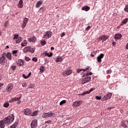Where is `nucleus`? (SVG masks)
Masks as SVG:
<instances>
[{"label": "nucleus", "instance_id": "obj_1", "mask_svg": "<svg viewBox=\"0 0 128 128\" xmlns=\"http://www.w3.org/2000/svg\"><path fill=\"white\" fill-rule=\"evenodd\" d=\"M14 116L12 114H10L4 119V123L8 125L14 122Z\"/></svg>", "mask_w": 128, "mask_h": 128}, {"label": "nucleus", "instance_id": "obj_2", "mask_svg": "<svg viewBox=\"0 0 128 128\" xmlns=\"http://www.w3.org/2000/svg\"><path fill=\"white\" fill-rule=\"evenodd\" d=\"M108 38V36L105 35H102L98 38V42H100V40H102V42H106Z\"/></svg>", "mask_w": 128, "mask_h": 128}, {"label": "nucleus", "instance_id": "obj_3", "mask_svg": "<svg viewBox=\"0 0 128 128\" xmlns=\"http://www.w3.org/2000/svg\"><path fill=\"white\" fill-rule=\"evenodd\" d=\"M112 95L111 93H109L106 95H105L102 98V102H104V100H110V98H112Z\"/></svg>", "mask_w": 128, "mask_h": 128}, {"label": "nucleus", "instance_id": "obj_4", "mask_svg": "<svg viewBox=\"0 0 128 128\" xmlns=\"http://www.w3.org/2000/svg\"><path fill=\"white\" fill-rule=\"evenodd\" d=\"M72 70H64L62 74L64 76H70V74H72Z\"/></svg>", "mask_w": 128, "mask_h": 128}, {"label": "nucleus", "instance_id": "obj_5", "mask_svg": "<svg viewBox=\"0 0 128 128\" xmlns=\"http://www.w3.org/2000/svg\"><path fill=\"white\" fill-rule=\"evenodd\" d=\"M23 52L25 53L28 52H30L32 54V48L30 46H26L23 49Z\"/></svg>", "mask_w": 128, "mask_h": 128}, {"label": "nucleus", "instance_id": "obj_6", "mask_svg": "<svg viewBox=\"0 0 128 128\" xmlns=\"http://www.w3.org/2000/svg\"><path fill=\"white\" fill-rule=\"evenodd\" d=\"M14 88V85L12 84H10L7 86V87L6 88V90L8 92H12V90Z\"/></svg>", "mask_w": 128, "mask_h": 128}, {"label": "nucleus", "instance_id": "obj_7", "mask_svg": "<svg viewBox=\"0 0 128 128\" xmlns=\"http://www.w3.org/2000/svg\"><path fill=\"white\" fill-rule=\"evenodd\" d=\"M52 36V32L50 31L46 32L43 38H50Z\"/></svg>", "mask_w": 128, "mask_h": 128}, {"label": "nucleus", "instance_id": "obj_8", "mask_svg": "<svg viewBox=\"0 0 128 128\" xmlns=\"http://www.w3.org/2000/svg\"><path fill=\"white\" fill-rule=\"evenodd\" d=\"M23 112L25 116H30V114H32V110H30V108L24 109Z\"/></svg>", "mask_w": 128, "mask_h": 128}, {"label": "nucleus", "instance_id": "obj_9", "mask_svg": "<svg viewBox=\"0 0 128 128\" xmlns=\"http://www.w3.org/2000/svg\"><path fill=\"white\" fill-rule=\"evenodd\" d=\"M90 76H86L85 78H84L82 80V84H86V82H88L90 80Z\"/></svg>", "mask_w": 128, "mask_h": 128}, {"label": "nucleus", "instance_id": "obj_10", "mask_svg": "<svg viewBox=\"0 0 128 128\" xmlns=\"http://www.w3.org/2000/svg\"><path fill=\"white\" fill-rule=\"evenodd\" d=\"M82 104V101L78 100V101L74 102L72 106H76V108H78V106H80Z\"/></svg>", "mask_w": 128, "mask_h": 128}, {"label": "nucleus", "instance_id": "obj_11", "mask_svg": "<svg viewBox=\"0 0 128 128\" xmlns=\"http://www.w3.org/2000/svg\"><path fill=\"white\" fill-rule=\"evenodd\" d=\"M104 56V54H100L99 56L97 57V62L99 64L102 62V59Z\"/></svg>", "mask_w": 128, "mask_h": 128}, {"label": "nucleus", "instance_id": "obj_12", "mask_svg": "<svg viewBox=\"0 0 128 128\" xmlns=\"http://www.w3.org/2000/svg\"><path fill=\"white\" fill-rule=\"evenodd\" d=\"M6 57H4V56H3L1 58H0V64L4 66V64H6Z\"/></svg>", "mask_w": 128, "mask_h": 128}, {"label": "nucleus", "instance_id": "obj_13", "mask_svg": "<svg viewBox=\"0 0 128 128\" xmlns=\"http://www.w3.org/2000/svg\"><path fill=\"white\" fill-rule=\"evenodd\" d=\"M121 38H122V36L120 34H116L114 35L115 40H120Z\"/></svg>", "mask_w": 128, "mask_h": 128}, {"label": "nucleus", "instance_id": "obj_14", "mask_svg": "<svg viewBox=\"0 0 128 128\" xmlns=\"http://www.w3.org/2000/svg\"><path fill=\"white\" fill-rule=\"evenodd\" d=\"M4 56H6L8 60H12V54L10 52H8L7 54L4 52L3 53Z\"/></svg>", "mask_w": 128, "mask_h": 128}, {"label": "nucleus", "instance_id": "obj_15", "mask_svg": "<svg viewBox=\"0 0 128 128\" xmlns=\"http://www.w3.org/2000/svg\"><path fill=\"white\" fill-rule=\"evenodd\" d=\"M38 127V120H32V128H36Z\"/></svg>", "mask_w": 128, "mask_h": 128}, {"label": "nucleus", "instance_id": "obj_16", "mask_svg": "<svg viewBox=\"0 0 128 128\" xmlns=\"http://www.w3.org/2000/svg\"><path fill=\"white\" fill-rule=\"evenodd\" d=\"M42 2H44V1H42V0L38 1L36 4V8H40V6L42 4Z\"/></svg>", "mask_w": 128, "mask_h": 128}, {"label": "nucleus", "instance_id": "obj_17", "mask_svg": "<svg viewBox=\"0 0 128 128\" xmlns=\"http://www.w3.org/2000/svg\"><path fill=\"white\" fill-rule=\"evenodd\" d=\"M17 65L20 66H24V61L22 60H18V61L17 62Z\"/></svg>", "mask_w": 128, "mask_h": 128}, {"label": "nucleus", "instance_id": "obj_18", "mask_svg": "<svg viewBox=\"0 0 128 128\" xmlns=\"http://www.w3.org/2000/svg\"><path fill=\"white\" fill-rule=\"evenodd\" d=\"M22 6H24V2H22V0H20L18 2V7L19 8H22Z\"/></svg>", "mask_w": 128, "mask_h": 128}, {"label": "nucleus", "instance_id": "obj_19", "mask_svg": "<svg viewBox=\"0 0 128 128\" xmlns=\"http://www.w3.org/2000/svg\"><path fill=\"white\" fill-rule=\"evenodd\" d=\"M42 118H50L48 112L46 113H44L42 114Z\"/></svg>", "mask_w": 128, "mask_h": 128}, {"label": "nucleus", "instance_id": "obj_20", "mask_svg": "<svg viewBox=\"0 0 128 128\" xmlns=\"http://www.w3.org/2000/svg\"><path fill=\"white\" fill-rule=\"evenodd\" d=\"M128 22V18H126L124 20L122 21V23L120 24L121 26H122L124 24H126Z\"/></svg>", "mask_w": 128, "mask_h": 128}, {"label": "nucleus", "instance_id": "obj_21", "mask_svg": "<svg viewBox=\"0 0 128 128\" xmlns=\"http://www.w3.org/2000/svg\"><path fill=\"white\" fill-rule=\"evenodd\" d=\"M90 8L89 6H84L82 8V10H85L86 12H88L90 10Z\"/></svg>", "mask_w": 128, "mask_h": 128}, {"label": "nucleus", "instance_id": "obj_22", "mask_svg": "<svg viewBox=\"0 0 128 128\" xmlns=\"http://www.w3.org/2000/svg\"><path fill=\"white\" fill-rule=\"evenodd\" d=\"M88 70V67L86 68L85 69H77L76 70V72H82V70H83V72H86V70Z\"/></svg>", "mask_w": 128, "mask_h": 128}, {"label": "nucleus", "instance_id": "obj_23", "mask_svg": "<svg viewBox=\"0 0 128 128\" xmlns=\"http://www.w3.org/2000/svg\"><path fill=\"white\" fill-rule=\"evenodd\" d=\"M94 89L93 88H92L89 91H87V92H84L83 94H81L82 95L83 94H90V92H92Z\"/></svg>", "mask_w": 128, "mask_h": 128}, {"label": "nucleus", "instance_id": "obj_24", "mask_svg": "<svg viewBox=\"0 0 128 128\" xmlns=\"http://www.w3.org/2000/svg\"><path fill=\"white\" fill-rule=\"evenodd\" d=\"M0 128H4V122L2 120L0 121Z\"/></svg>", "mask_w": 128, "mask_h": 128}, {"label": "nucleus", "instance_id": "obj_25", "mask_svg": "<svg viewBox=\"0 0 128 128\" xmlns=\"http://www.w3.org/2000/svg\"><path fill=\"white\" fill-rule=\"evenodd\" d=\"M18 122H15L12 126H10V128H16L18 126Z\"/></svg>", "mask_w": 128, "mask_h": 128}, {"label": "nucleus", "instance_id": "obj_26", "mask_svg": "<svg viewBox=\"0 0 128 128\" xmlns=\"http://www.w3.org/2000/svg\"><path fill=\"white\" fill-rule=\"evenodd\" d=\"M62 58L61 56H58L56 60V62H62Z\"/></svg>", "mask_w": 128, "mask_h": 128}, {"label": "nucleus", "instance_id": "obj_27", "mask_svg": "<svg viewBox=\"0 0 128 128\" xmlns=\"http://www.w3.org/2000/svg\"><path fill=\"white\" fill-rule=\"evenodd\" d=\"M22 98V97L20 96V98H12V102H16L17 100H18Z\"/></svg>", "mask_w": 128, "mask_h": 128}, {"label": "nucleus", "instance_id": "obj_28", "mask_svg": "<svg viewBox=\"0 0 128 128\" xmlns=\"http://www.w3.org/2000/svg\"><path fill=\"white\" fill-rule=\"evenodd\" d=\"M49 114V118H50V116H52L53 118H56V114L52 112H48Z\"/></svg>", "mask_w": 128, "mask_h": 128}, {"label": "nucleus", "instance_id": "obj_29", "mask_svg": "<svg viewBox=\"0 0 128 128\" xmlns=\"http://www.w3.org/2000/svg\"><path fill=\"white\" fill-rule=\"evenodd\" d=\"M46 70V68H44V66H42L40 68V72H41L42 74V72H44V70Z\"/></svg>", "mask_w": 128, "mask_h": 128}, {"label": "nucleus", "instance_id": "obj_30", "mask_svg": "<svg viewBox=\"0 0 128 128\" xmlns=\"http://www.w3.org/2000/svg\"><path fill=\"white\" fill-rule=\"evenodd\" d=\"M17 40H16V44H20V42H22V37H19Z\"/></svg>", "mask_w": 128, "mask_h": 128}, {"label": "nucleus", "instance_id": "obj_31", "mask_svg": "<svg viewBox=\"0 0 128 128\" xmlns=\"http://www.w3.org/2000/svg\"><path fill=\"white\" fill-rule=\"evenodd\" d=\"M38 110H36V111H34L32 114L33 116H38Z\"/></svg>", "mask_w": 128, "mask_h": 128}, {"label": "nucleus", "instance_id": "obj_32", "mask_svg": "<svg viewBox=\"0 0 128 128\" xmlns=\"http://www.w3.org/2000/svg\"><path fill=\"white\" fill-rule=\"evenodd\" d=\"M22 46H26V40H24V42L21 44Z\"/></svg>", "mask_w": 128, "mask_h": 128}, {"label": "nucleus", "instance_id": "obj_33", "mask_svg": "<svg viewBox=\"0 0 128 128\" xmlns=\"http://www.w3.org/2000/svg\"><path fill=\"white\" fill-rule=\"evenodd\" d=\"M64 104H66V100H62L60 102V106H62Z\"/></svg>", "mask_w": 128, "mask_h": 128}, {"label": "nucleus", "instance_id": "obj_34", "mask_svg": "<svg viewBox=\"0 0 128 128\" xmlns=\"http://www.w3.org/2000/svg\"><path fill=\"white\" fill-rule=\"evenodd\" d=\"M28 18H25L24 19V21H23V22H24V24H28Z\"/></svg>", "mask_w": 128, "mask_h": 128}, {"label": "nucleus", "instance_id": "obj_35", "mask_svg": "<svg viewBox=\"0 0 128 128\" xmlns=\"http://www.w3.org/2000/svg\"><path fill=\"white\" fill-rule=\"evenodd\" d=\"M18 34H14V36L13 38V40H16V39H17L18 38Z\"/></svg>", "mask_w": 128, "mask_h": 128}, {"label": "nucleus", "instance_id": "obj_36", "mask_svg": "<svg viewBox=\"0 0 128 128\" xmlns=\"http://www.w3.org/2000/svg\"><path fill=\"white\" fill-rule=\"evenodd\" d=\"M124 12H128V5H126L125 8H124Z\"/></svg>", "mask_w": 128, "mask_h": 128}, {"label": "nucleus", "instance_id": "obj_37", "mask_svg": "<svg viewBox=\"0 0 128 128\" xmlns=\"http://www.w3.org/2000/svg\"><path fill=\"white\" fill-rule=\"evenodd\" d=\"M41 44H42V46H44L45 44H46V42L44 40H42Z\"/></svg>", "mask_w": 128, "mask_h": 128}, {"label": "nucleus", "instance_id": "obj_38", "mask_svg": "<svg viewBox=\"0 0 128 128\" xmlns=\"http://www.w3.org/2000/svg\"><path fill=\"white\" fill-rule=\"evenodd\" d=\"M26 26V23H24V22H23V23L22 25V28H24Z\"/></svg>", "mask_w": 128, "mask_h": 128}, {"label": "nucleus", "instance_id": "obj_39", "mask_svg": "<svg viewBox=\"0 0 128 128\" xmlns=\"http://www.w3.org/2000/svg\"><path fill=\"white\" fill-rule=\"evenodd\" d=\"M25 60H26V62H30V57L25 56Z\"/></svg>", "mask_w": 128, "mask_h": 128}, {"label": "nucleus", "instance_id": "obj_40", "mask_svg": "<svg viewBox=\"0 0 128 128\" xmlns=\"http://www.w3.org/2000/svg\"><path fill=\"white\" fill-rule=\"evenodd\" d=\"M9 106H10V104L8 102L4 103V108H8Z\"/></svg>", "mask_w": 128, "mask_h": 128}, {"label": "nucleus", "instance_id": "obj_41", "mask_svg": "<svg viewBox=\"0 0 128 128\" xmlns=\"http://www.w3.org/2000/svg\"><path fill=\"white\" fill-rule=\"evenodd\" d=\"M96 99L98 100H102V96H96Z\"/></svg>", "mask_w": 128, "mask_h": 128}, {"label": "nucleus", "instance_id": "obj_42", "mask_svg": "<svg viewBox=\"0 0 128 128\" xmlns=\"http://www.w3.org/2000/svg\"><path fill=\"white\" fill-rule=\"evenodd\" d=\"M32 61L33 62H38V58H32Z\"/></svg>", "mask_w": 128, "mask_h": 128}, {"label": "nucleus", "instance_id": "obj_43", "mask_svg": "<svg viewBox=\"0 0 128 128\" xmlns=\"http://www.w3.org/2000/svg\"><path fill=\"white\" fill-rule=\"evenodd\" d=\"M22 77L24 78H25V80H26V78H28V76H26V74H22Z\"/></svg>", "mask_w": 128, "mask_h": 128}, {"label": "nucleus", "instance_id": "obj_44", "mask_svg": "<svg viewBox=\"0 0 128 128\" xmlns=\"http://www.w3.org/2000/svg\"><path fill=\"white\" fill-rule=\"evenodd\" d=\"M122 126L123 128H127L128 126H126V124L124 123H122Z\"/></svg>", "mask_w": 128, "mask_h": 128}, {"label": "nucleus", "instance_id": "obj_45", "mask_svg": "<svg viewBox=\"0 0 128 128\" xmlns=\"http://www.w3.org/2000/svg\"><path fill=\"white\" fill-rule=\"evenodd\" d=\"M90 28H92V27L90 26H88L86 28V30H90Z\"/></svg>", "mask_w": 128, "mask_h": 128}, {"label": "nucleus", "instance_id": "obj_46", "mask_svg": "<svg viewBox=\"0 0 128 128\" xmlns=\"http://www.w3.org/2000/svg\"><path fill=\"white\" fill-rule=\"evenodd\" d=\"M64 36H66V33H64V32H62V34H61V38H64Z\"/></svg>", "mask_w": 128, "mask_h": 128}, {"label": "nucleus", "instance_id": "obj_47", "mask_svg": "<svg viewBox=\"0 0 128 128\" xmlns=\"http://www.w3.org/2000/svg\"><path fill=\"white\" fill-rule=\"evenodd\" d=\"M17 52H18L17 50H14L12 51L13 54H16Z\"/></svg>", "mask_w": 128, "mask_h": 128}, {"label": "nucleus", "instance_id": "obj_48", "mask_svg": "<svg viewBox=\"0 0 128 128\" xmlns=\"http://www.w3.org/2000/svg\"><path fill=\"white\" fill-rule=\"evenodd\" d=\"M16 66H11V68H12V70H16Z\"/></svg>", "mask_w": 128, "mask_h": 128}, {"label": "nucleus", "instance_id": "obj_49", "mask_svg": "<svg viewBox=\"0 0 128 128\" xmlns=\"http://www.w3.org/2000/svg\"><path fill=\"white\" fill-rule=\"evenodd\" d=\"M28 40L29 42H32V38H28Z\"/></svg>", "mask_w": 128, "mask_h": 128}, {"label": "nucleus", "instance_id": "obj_50", "mask_svg": "<svg viewBox=\"0 0 128 128\" xmlns=\"http://www.w3.org/2000/svg\"><path fill=\"white\" fill-rule=\"evenodd\" d=\"M112 72V71L110 70H108L106 71L107 74H110Z\"/></svg>", "mask_w": 128, "mask_h": 128}, {"label": "nucleus", "instance_id": "obj_51", "mask_svg": "<svg viewBox=\"0 0 128 128\" xmlns=\"http://www.w3.org/2000/svg\"><path fill=\"white\" fill-rule=\"evenodd\" d=\"M52 56H54V54H52V52H50V54H49V58Z\"/></svg>", "mask_w": 128, "mask_h": 128}, {"label": "nucleus", "instance_id": "obj_52", "mask_svg": "<svg viewBox=\"0 0 128 128\" xmlns=\"http://www.w3.org/2000/svg\"><path fill=\"white\" fill-rule=\"evenodd\" d=\"M30 76H32V72H30L29 74H28L27 76V78H30Z\"/></svg>", "mask_w": 128, "mask_h": 128}, {"label": "nucleus", "instance_id": "obj_53", "mask_svg": "<svg viewBox=\"0 0 128 128\" xmlns=\"http://www.w3.org/2000/svg\"><path fill=\"white\" fill-rule=\"evenodd\" d=\"M36 37L34 36L32 38V42H36Z\"/></svg>", "mask_w": 128, "mask_h": 128}, {"label": "nucleus", "instance_id": "obj_54", "mask_svg": "<svg viewBox=\"0 0 128 128\" xmlns=\"http://www.w3.org/2000/svg\"><path fill=\"white\" fill-rule=\"evenodd\" d=\"M94 56H96V55L92 53L90 54V56H92V58L94 57Z\"/></svg>", "mask_w": 128, "mask_h": 128}, {"label": "nucleus", "instance_id": "obj_55", "mask_svg": "<svg viewBox=\"0 0 128 128\" xmlns=\"http://www.w3.org/2000/svg\"><path fill=\"white\" fill-rule=\"evenodd\" d=\"M52 121H50V120H48V121H46L45 122V124H48V122H51Z\"/></svg>", "mask_w": 128, "mask_h": 128}, {"label": "nucleus", "instance_id": "obj_56", "mask_svg": "<svg viewBox=\"0 0 128 128\" xmlns=\"http://www.w3.org/2000/svg\"><path fill=\"white\" fill-rule=\"evenodd\" d=\"M48 56L49 58L50 56V54H48V53H46V52L45 53V56Z\"/></svg>", "mask_w": 128, "mask_h": 128}, {"label": "nucleus", "instance_id": "obj_57", "mask_svg": "<svg viewBox=\"0 0 128 128\" xmlns=\"http://www.w3.org/2000/svg\"><path fill=\"white\" fill-rule=\"evenodd\" d=\"M116 42H113L112 44V46H116Z\"/></svg>", "mask_w": 128, "mask_h": 128}, {"label": "nucleus", "instance_id": "obj_58", "mask_svg": "<svg viewBox=\"0 0 128 128\" xmlns=\"http://www.w3.org/2000/svg\"><path fill=\"white\" fill-rule=\"evenodd\" d=\"M22 86L23 88H26V84H23Z\"/></svg>", "mask_w": 128, "mask_h": 128}, {"label": "nucleus", "instance_id": "obj_59", "mask_svg": "<svg viewBox=\"0 0 128 128\" xmlns=\"http://www.w3.org/2000/svg\"><path fill=\"white\" fill-rule=\"evenodd\" d=\"M20 102H22V101L20 100H18V102H17V104H20Z\"/></svg>", "mask_w": 128, "mask_h": 128}, {"label": "nucleus", "instance_id": "obj_60", "mask_svg": "<svg viewBox=\"0 0 128 128\" xmlns=\"http://www.w3.org/2000/svg\"><path fill=\"white\" fill-rule=\"evenodd\" d=\"M114 108V107H108V110H112Z\"/></svg>", "mask_w": 128, "mask_h": 128}, {"label": "nucleus", "instance_id": "obj_61", "mask_svg": "<svg viewBox=\"0 0 128 128\" xmlns=\"http://www.w3.org/2000/svg\"><path fill=\"white\" fill-rule=\"evenodd\" d=\"M4 86V84L2 83H0V88H2Z\"/></svg>", "mask_w": 128, "mask_h": 128}, {"label": "nucleus", "instance_id": "obj_62", "mask_svg": "<svg viewBox=\"0 0 128 128\" xmlns=\"http://www.w3.org/2000/svg\"><path fill=\"white\" fill-rule=\"evenodd\" d=\"M92 76V72H90L89 74H87L86 76H88V75Z\"/></svg>", "mask_w": 128, "mask_h": 128}, {"label": "nucleus", "instance_id": "obj_63", "mask_svg": "<svg viewBox=\"0 0 128 128\" xmlns=\"http://www.w3.org/2000/svg\"><path fill=\"white\" fill-rule=\"evenodd\" d=\"M92 54H95V55L96 54V53L95 51L92 52Z\"/></svg>", "mask_w": 128, "mask_h": 128}, {"label": "nucleus", "instance_id": "obj_64", "mask_svg": "<svg viewBox=\"0 0 128 128\" xmlns=\"http://www.w3.org/2000/svg\"><path fill=\"white\" fill-rule=\"evenodd\" d=\"M31 128H32V122H31Z\"/></svg>", "mask_w": 128, "mask_h": 128}]
</instances>
